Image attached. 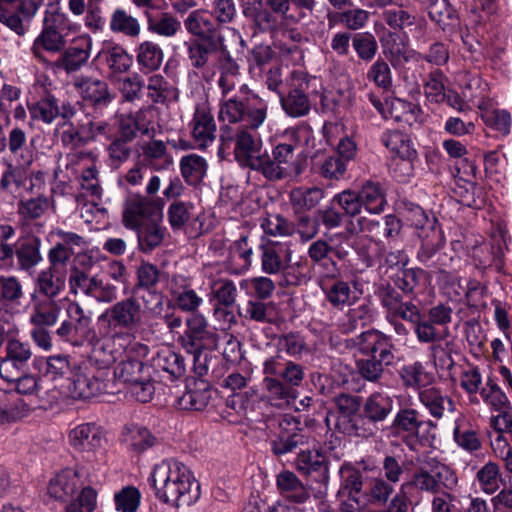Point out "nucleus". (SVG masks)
Returning <instances> with one entry per match:
<instances>
[{"instance_id":"obj_51","label":"nucleus","mask_w":512,"mask_h":512,"mask_svg":"<svg viewBox=\"0 0 512 512\" xmlns=\"http://www.w3.org/2000/svg\"><path fill=\"white\" fill-rule=\"evenodd\" d=\"M65 44L63 34L42 29L32 44L31 53L37 60L44 61V51L58 53L64 49Z\"/></svg>"},{"instance_id":"obj_50","label":"nucleus","mask_w":512,"mask_h":512,"mask_svg":"<svg viewBox=\"0 0 512 512\" xmlns=\"http://www.w3.org/2000/svg\"><path fill=\"white\" fill-rule=\"evenodd\" d=\"M136 61L142 72L158 70L163 62L161 47L152 41H143L136 48Z\"/></svg>"},{"instance_id":"obj_45","label":"nucleus","mask_w":512,"mask_h":512,"mask_svg":"<svg viewBox=\"0 0 512 512\" xmlns=\"http://www.w3.org/2000/svg\"><path fill=\"white\" fill-rule=\"evenodd\" d=\"M381 143L392 153L396 158L401 157H417L418 153L410 137L398 130H386L380 137Z\"/></svg>"},{"instance_id":"obj_48","label":"nucleus","mask_w":512,"mask_h":512,"mask_svg":"<svg viewBox=\"0 0 512 512\" xmlns=\"http://www.w3.org/2000/svg\"><path fill=\"white\" fill-rule=\"evenodd\" d=\"M362 210L369 214H380L387 204L386 196L378 183L366 182L361 189L356 190Z\"/></svg>"},{"instance_id":"obj_12","label":"nucleus","mask_w":512,"mask_h":512,"mask_svg":"<svg viewBox=\"0 0 512 512\" xmlns=\"http://www.w3.org/2000/svg\"><path fill=\"white\" fill-rule=\"evenodd\" d=\"M220 336L209 326L207 319L199 314H192L186 319V329L179 337V345L188 354L214 351L218 347Z\"/></svg>"},{"instance_id":"obj_28","label":"nucleus","mask_w":512,"mask_h":512,"mask_svg":"<svg viewBox=\"0 0 512 512\" xmlns=\"http://www.w3.org/2000/svg\"><path fill=\"white\" fill-rule=\"evenodd\" d=\"M184 27L193 39L202 41L223 40V35L218 32L214 21L206 16V11L197 9L192 11L184 20Z\"/></svg>"},{"instance_id":"obj_14","label":"nucleus","mask_w":512,"mask_h":512,"mask_svg":"<svg viewBox=\"0 0 512 512\" xmlns=\"http://www.w3.org/2000/svg\"><path fill=\"white\" fill-rule=\"evenodd\" d=\"M424 415L412 406H400L387 428L388 436L402 440L410 451H416V440L420 436Z\"/></svg>"},{"instance_id":"obj_63","label":"nucleus","mask_w":512,"mask_h":512,"mask_svg":"<svg viewBox=\"0 0 512 512\" xmlns=\"http://www.w3.org/2000/svg\"><path fill=\"white\" fill-rule=\"evenodd\" d=\"M257 399V392L254 389H249L233 392L226 398L225 404L227 408L233 410L237 415L249 419Z\"/></svg>"},{"instance_id":"obj_41","label":"nucleus","mask_w":512,"mask_h":512,"mask_svg":"<svg viewBox=\"0 0 512 512\" xmlns=\"http://www.w3.org/2000/svg\"><path fill=\"white\" fill-rule=\"evenodd\" d=\"M211 399V389L205 381L195 383V388L187 390L177 398L176 407L181 410L202 411Z\"/></svg>"},{"instance_id":"obj_44","label":"nucleus","mask_w":512,"mask_h":512,"mask_svg":"<svg viewBox=\"0 0 512 512\" xmlns=\"http://www.w3.org/2000/svg\"><path fill=\"white\" fill-rule=\"evenodd\" d=\"M398 374L404 387L415 390H422L434 380L433 373L428 372L420 361L404 364Z\"/></svg>"},{"instance_id":"obj_17","label":"nucleus","mask_w":512,"mask_h":512,"mask_svg":"<svg viewBox=\"0 0 512 512\" xmlns=\"http://www.w3.org/2000/svg\"><path fill=\"white\" fill-rule=\"evenodd\" d=\"M221 139L223 142L235 141L234 156L240 166L259 172L262 155L265 154L260 138L242 128L237 130L234 136H228L223 132Z\"/></svg>"},{"instance_id":"obj_35","label":"nucleus","mask_w":512,"mask_h":512,"mask_svg":"<svg viewBox=\"0 0 512 512\" xmlns=\"http://www.w3.org/2000/svg\"><path fill=\"white\" fill-rule=\"evenodd\" d=\"M374 319V309L370 300H364L358 306L349 308L338 320L337 327L342 334H351Z\"/></svg>"},{"instance_id":"obj_26","label":"nucleus","mask_w":512,"mask_h":512,"mask_svg":"<svg viewBox=\"0 0 512 512\" xmlns=\"http://www.w3.org/2000/svg\"><path fill=\"white\" fill-rule=\"evenodd\" d=\"M91 49L92 38L87 34L78 36L69 47L64 49L55 65L67 73L77 72L87 63Z\"/></svg>"},{"instance_id":"obj_46","label":"nucleus","mask_w":512,"mask_h":512,"mask_svg":"<svg viewBox=\"0 0 512 512\" xmlns=\"http://www.w3.org/2000/svg\"><path fill=\"white\" fill-rule=\"evenodd\" d=\"M422 110L419 105L401 98L387 100L388 118L398 123L412 126L418 121Z\"/></svg>"},{"instance_id":"obj_33","label":"nucleus","mask_w":512,"mask_h":512,"mask_svg":"<svg viewBox=\"0 0 512 512\" xmlns=\"http://www.w3.org/2000/svg\"><path fill=\"white\" fill-rule=\"evenodd\" d=\"M276 486L280 494L290 502L304 504L310 499V489L292 471H281L276 476Z\"/></svg>"},{"instance_id":"obj_38","label":"nucleus","mask_w":512,"mask_h":512,"mask_svg":"<svg viewBox=\"0 0 512 512\" xmlns=\"http://www.w3.org/2000/svg\"><path fill=\"white\" fill-rule=\"evenodd\" d=\"M430 237H436L437 243L432 240H423L417 251L416 258L427 268L443 272L446 267L444 260L447 258V255L439 252L442 247L441 231L438 230L435 235L431 234Z\"/></svg>"},{"instance_id":"obj_36","label":"nucleus","mask_w":512,"mask_h":512,"mask_svg":"<svg viewBox=\"0 0 512 512\" xmlns=\"http://www.w3.org/2000/svg\"><path fill=\"white\" fill-rule=\"evenodd\" d=\"M418 398L429 414L437 420L444 417L445 411L453 413L456 410L454 401L436 387L420 390Z\"/></svg>"},{"instance_id":"obj_10","label":"nucleus","mask_w":512,"mask_h":512,"mask_svg":"<svg viewBox=\"0 0 512 512\" xmlns=\"http://www.w3.org/2000/svg\"><path fill=\"white\" fill-rule=\"evenodd\" d=\"M41 244V239L33 235L19 239L14 245L6 242L0 246V268L31 273L43 259Z\"/></svg>"},{"instance_id":"obj_30","label":"nucleus","mask_w":512,"mask_h":512,"mask_svg":"<svg viewBox=\"0 0 512 512\" xmlns=\"http://www.w3.org/2000/svg\"><path fill=\"white\" fill-rule=\"evenodd\" d=\"M325 300L335 309L353 306L359 299L357 292L352 289L351 282L335 278L321 286Z\"/></svg>"},{"instance_id":"obj_3","label":"nucleus","mask_w":512,"mask_h":512,"mask_svg":"<svg viewBox=\"0 0 512 512\" xmlns=\"http://www.w3.org/2000/svg\"><path fill=\"white\" fill-rule=\"evenodd\" d=\"M264 398L275 407L290 405L298 397L305 372L302 365L276 354L263 361Z\"/></svg>"},{"instance_id":"obj_32","label":"nucleus","mask_w":512,"mask_h":512,"mask_svg":"<svg viewBox=\"0 0 512 512\" xmlns=\"http://www.w3.org/2000/svg\"><path fill=\"white\" fill-rule=\"evenodd\" d=\"M403 213L406 220L418 231L420 238H430L431 234L435 235L439 230L437 229L438 220L435 215L424 210L418 204L405 202Z\"/></svg>"},{"instance_id":"obj_53","label":"nucleus","mask_w":512,"mask_h":512,"mask_svg":"<svg viewBox=\"0 0 512 512\" xmlns=\"http://www.w3.org/2000/svg\"><path fill=\"white\" fill-rule=\"evenodd\" d=\"M36 368L43 373L44 376L49 377L51 380L64 378L69 374L72 375V370L69 357L67 355H52L47 358H39L35 360Z\"/></svg>"},{"instance_id":"obj_37","label":"nucleus","mask_w":512,"mask_h":512,"mask_svg":"<svg viewBox=\"0 0 512 512\" xmlns=\"http://www.w3.org/2000/svg\"><path fill=\"white\" fill-rule=\"evenodd\" d=\"M147 30L153 34L170 38L181 29V22L171 13L155 10H145Z\"/></svg>"},{"instance_id":"obj_61","label":"nucleus","mask_w":512,"mask_h":512,"mask_svg":"<svg viewBox=\"0 0 512 512\" xmlns=\"http://www.w3.org/2000/svg\"><path fill=\"white\" fill-rule=\"evenodd\" d=\"M474 260L476 266L482 268L494 267L497 272H502L504 267V250L500 243L480 247L475 251Z\"/></svg>"},{"instance_id":"obj_18","label":"nucleus","mask_w":512,"mask_h":512,"mask_svg":"<svg viewBox=\"0 0 512 512\" xmlns=\"http://www.w3.org/2000/svg\"><path fill=\"white\" fill-rule=\"evenodd\" d=\"M108 376L88 366L74 367L69 391L73 398L88 400L105 393Z\"/></svg>"},{"instance_id":"obj_13","label":"nucleus","mask_w":512,"mask_h":512,"mask_svg":"<svg viewBox=\"0 0 512 512\" xmlns=\"http://www.w3.org/2000/svg\"><path fill=\"white\" fill-rule=\"evenodd\" d=\"M98 320L107 323L114 330L133 331L144 324L145 309H142L137 295L131 292L129 297L114 303L101 313Z\"/></svg>"},{"instance_id":"obj_21","label":"nucleus","mask_w":512,"mask_h":512,"mask_svg":"<svg viewBox=\"0 0 512 512\" xmlns=\"http://www.w3.org/2000/svg\"><path fill=\"white\" fill-rule=\"evenodd\" d=\"M294 466L301 475L327 487L330 479L329 462L318 450H300Z\"/></svg>"},{"instance_id":"obj_57","label":"nucleus","mask_w":512,"mask_h":512,"mask_svg":"<svg viewBox=\"0 0 512 512\" xmlns=\"http://www.w3.org/2000/svg\"><path fill=\"white\" fill-rule=\"evenodd\" d=\"M324 198V190L319 187H297L290 191L289 199L296 212L310 211Z\"/></svg>"},{"instance_id":"obj_54","label":"nucleus","mask_w":512,"mask_h":512,"mask_svg":"<svg viewBox=\"0 0 512 512\" xmlns=\"http://www.w3.org/2000/svg\"><path fill=\"white\" fill-rule=\"evenodd\" d=\"M253 246L248 234H242L228 248V261L237 264V272L247 271L252 264Z\"/></svg>"},{"instance_id":"obj_7","label":"nucleus","mask_w":512,"mask_h":512,"mask_svg":"<svg viewBox=\"0 0 512 512\" xmlns=\"http://www.w3.org/2000/svg\"><path fill=\"white\" fill-rule=\"evenodd\" d=\"M317 81V77L302 70H293L286 77V91L279 96V101L288 117L301 118L310 113L309 95L315 91Z\"/></svg>"},{"instance_id":"obj_24","label":"nucleus","mask_w":512,"mask_h":512,"mask_svg":"<svg viewBox=\"0 0 512 512\" xmlns=\"http://www.w3.org/2000/svg\"><path fill=\"white\" fill-rule=\"evenodd\" d=\"M85 476L86 472L82 468L63 469L50 479L48 485L49 496L60 502L71 500L75 492L83 485Z\"/></svg>"},{"instance_id":"obj_62","label":"nucleus","mask_w":512,"mask_h":512,"mask_svg":"<svg viewBox=\"0 0 512 512\" xmlns=\"http://www.w3.org/2000/svg\"><path fill=\"white\" fill-rule=\"evenodd\" d=\"M147 370L148 368L142 361L128 358L117 364L114 369V377L118 382H122L129 387L134 382L141 380Z\"/></svg>"},{"instance_id":"obj_4","label":"nucleus","mask_w":512,"mask_h":512,"mask_svg":"<svg viewBox=\"0 0 512 512\" xmlns=\"http://www.w3.org/2000/svg\"><path fill=\"white\" fill-rule=\"evenodd\" d=\"M268 103L247 85H242L239 92L222 102L219 119L229 123H241L243 128L257 130L265 122Z\"/></svg>"},{"instance_id":"obj_2","label":"nucleus","mask_w":512,"mask_h":512,"mask_svg":"<svg viewBox=\"0 0 512 512\" xmlns=\"http://www.w3.org/2000/svg\"><path fill=\"white\" fill-rule=\"evenodd\" d=\"M346 346L362 357L355 361L359 375L371 383H379L385 368L393 364L395 345L392 337L371 328L348 339Z\"/></svg>"},{"instance_id":"obj_58","label":"nucleus","mask_w":512,"mask_h":512,"mask_svg":"<svg viewBox=\"0 0 512 512\" xmlns=\"http://www.w3.org/2000/svg\"><path fill=\"white\" fill-rule=\"evenodd\" d=\"M424 275L422 268H402L391 277V281L404 295L414 298Z\"/></svg>"},{"instance_id":"obj_19","label":"nucleus","mask_w":512,"mask_h":512,"mask_svg":"<svg viewBox=\"0 0 512 512\" xmlns=\"http://www.w3.org/2000/svg\"><path fill=\"white\" fill-rule=\"evenodd\" d=\"M31 119L52 124L56 119L74 118L76 106L68 100L60 101L54 94L46 92L39 100L27 104Z\"/></svg>"},{"instance_id":"obj_64","label":"nucleus","mask_w":512,"mask_h":512,"mask_svg":"<svg viewBox=\"0 0 512 512\" xmlns=\"http://www.w3.org/2000/svg\"><path fill=\"white\" fill-rule=\"evenodd\" d=\"M78 490L79 495L67 505L66 512H94L97 507V490L86 484L85 478Z\"/></svg>"},{"instance_id":"obj_56","label":"nucleus","mask_w":512,"mask_h":512,"mask_svg":"<svg viewBox=\"0 0 512 512\" xmlns=\"http://www.w3.org/2000/svg\"><path fill=\"white\" fill-rule=\"evenodd\" d=\"M219 40L202 41L199 39H189L184 42L187 49V55L192 67L196 69L204 68L209 60L211 53L218 50Z\"/></svg>"},{"instance_id":"obj_43","label":"nucleus","mask_w":512,"mask_h":512,"mask_svg":"<svg viewBox=\"0 0 512 512\" xmlns=\"http://www.w3.org/2000/svg\"><path fill=\"white\" fill-rule=\"evenodd\" d=\"M153 365L158 370L168 373L172 380L181 378L187 371L184 356L170 348H164L158 351L153 358Z\"/></svg>"},{"instance_id":"obj_59","label":"nucleus","mask_w":512,"mask_h":512,"mask_svg":"<svg viewBox=\"0 0 512 512\" xmlns=\"http://www.w3.org/2000/svg\"><path fill=\"white\" fill-rule=\"evenodd\" d=\"M428 16L443 31L449 25H454L459 20L456 9L448 0H429L427 4Z\"/></svg>"},{"instance_id":"obj_34","label":"nucleus","mask_w":512,"mask_h":512,"mask_svg":"<svg viewBox=\"0 0 512 512\" xmlns=\"http://www.w3.org/2000/svg\"><path fill=\"white\" fill-rule=\"evenodd\" d=\"M161 219L162 217L154 218L131 229L136 232L140 252L150 254L162 244L167 229L162 226Z\"/></svg>"},{"instance_id":"obj_31","label":"nucleus","mask_w":512,"mask_h":512,"mask_svg":"<svg viewBox=\"0 0 512 512\" xmlns=\"http://www.w3.org/2000/svg\"><path fill=\"white\" fill-rule=\"evenodd\" d=\"M32 310L29 321L33 326H54L59 319L61 307L56 299H44L31 294Z\"/></svg>"},{"instance_id":"obj_25","label":"nucleus","mask_w":512,"mask_h":512,"mask_svg":"<svg viewBox=\"0 0 512 512\" xmlns=\"http://www.w3.org/2000/svg\"><path fill=\"white\" fill-rule=\"evenodd\" d=\"M96 58L106 68L109 78L127 73L133 64V56L122 45L114 42H105Z\"/></svg>"},{"instance_id":"obj_16","label":"nucleus","mask_w":512,"mask_h":512,"mask_svg":"<svg viewBox=\"0 0 512 512\" xmlns=\"http://www.w3.org/2000/svg\"><path fill=\"white\" fill-rule=\"evenodd\" d=\"M332 204H336L343 216L349 219L346 226L349 234L372 232L379 226L378 221L361 216L363 210L356 190L346 189L335 194Z\"/></svg>"},{"instance_id":"obj_5","label":"nucleus","mask_w":512,"mask_h":512,"mask_svg":"<svg viewBox=\"0 0 512 512\" xmlns=\"http://www.w3.org/2000/svg\"><path fill=\"white\" fill-rule=\"evenodd\" d=\"M160 186V177L152 175L145 187L146 195L127 191L122 209V224L126 229L138 228L145 222L162 217L165 202L161 197H152L159 192Z\"/></svg>"},{"instance_id":"obj_39","label":"nucleus","mask_w":512,"mask_h":512,"mask_svg":"<svg viewBox=\"0 0 512 512\" xmlns=\"http://www.w3.org/2000/svg\"><path fill=\"white\" fill-rule=\"evenodd\" d=\"M216 124L206 108H197L192 120V136L199 146L205 148L215 139Z\"/></svg>"},{"instance_id":"obj_29","label":"nucleus","mask_w":512,"mask_h":512,"mask_svg":"<svg viewBox=\"0 0 512 512\" xmlns=\"http://www.w3.org/2000/svg\"><path fill=\"white\" fill-rule=\"evenodd\" d=\"M340 488L338 496H347L356 504L360 503V497L364 494V475L362 471L350 462H344L339 468Z\"/></svg>"},{"instance_id":"obj_8","label":"nucleus","mask_w":512,"mask_h":512,"mask_svg":"<svg viewBox=\"0 0 512 512\" xmlns=\"http://www.w3.org/2000/svg\"><path fill=\"white\" fill-rule=\"evenodd\" d=\"M457 484L456 472L436 458H429L421 463L407 481L412 489L429 494L454 490Z\"/></svg>"},{"instance_id":"obj_40","label":"nucleus","mask_w":512,"mask_h":512,"mask_svg":"<svg viewBox=\"0 0 512 512\" xmlns=\"http://www.w3.org/2000/svg\"><path fill=\"white\" fill-rule=\"evenodd\" d=\"M170 294L175 305L185 312H194L202 303V298L193 289L188 287L187 281L183 276H173Z\"/></svg>"},{"instance_id":"obj_1","label":"nucleus","mask_w":512,"mask_h":512,"mask_svg":"<svg viewBox=\"0 0 512 512\" xmlns=\"http://www.w3.org/2000/svg\"><path fill=\"white\" fill-rule=\"evenodd\" d=\"M148 483L160 502L175 508L191 506L201 495L200 484L193 473L175 459H164L154 465Z\"/></svg>"},{"instance_id":"obj_47","label":"nucleus","mask_w":512,"mask_h":512,"mask_svg":"<svg viewBox=\"0 0 512 512\" xmlns=\"http://www.w3.org/2000/svg\"><path fill=\"white\" fill-rule=\"evenodd\" d=\"M109 29L114 34H121L131 39L137 38L141 33L139 20L121 7L114 9L111 13Z\"/></svg>"},{"instance_id":"obj_9","label":"nucleus","mask_w":512,"mask_h":512,"mask_svg":"<svg viewBox=\"0 0 512 512\" xmlns=\"http://www.w3.org/2000/svg\"><path fill=\"white\" fill-rule=\"evenodd\" d=\"M73 86L88 115L97 119L104 117L109 112L115 94L105 80L81 75L74 80Z\"/></svg>"},{"instance_id":"obj_27","label":"nucleus","mask_w":512,"mask_h":512,"mask_svg":"<svg viewBox=\"0 0 512 512\" xmlns=\"http://www.w3.org/2000/svg\"><path fill=\"white\" fill-rule=\"evenodd\" d=\"M261 269L266 274H278L291 261L292 251L286 243L268 242L260 246Z\"/></svg>"},{"instance_id":"obj_22","label":"nucleus","mask_w":512,"mask_h":512,"mask_svg":"<svg viewBox=\"0 0 512 512\" xmlns=\"http://www.w3.org/2000/svg\"><path fill=\"white\" fill-rule=\"evenodd\" d=\"M366 427L370 428L371 437L376 434L377 424L386 421L394 409V400L386 392L375 391L362 404Z\"/></svg>"},{"instance_id":"obj_52","label":"nucleus","mask_w":512,"mask_h":512,"mask_svg":"<svg viewBox=\"0 0 512 512\" xmlns=\"http://www.w3.org/2000/svg\"><path fill=\"white\" fill-rule=\"evenodd\" d=\"M117 354V351H114L110 348L109 341L106 342L97 339L93 343V348L88 359V367L108 376L109 368L117 360Z\"/></svg>"},{"instance_id":"obj_6","label":"nucleus","mask_w":512,"mask_h":512,"mask_svg":"<svg viewBox=\"0 0 512 512\" xmlns=\"http://www.w3.org/2000/svg\"><path fill=\"white\" fill-rule=\"evenodd\" d=\"M335 412H328L325 417L326 426L347 436L369 438L370 428L366 427L363 417L361 398L356 395L340 393L334 398Z\"/></svg>"},{"instance_id":"obj_60","label":"nucleus","mask_w":512,"mask_h":512,"mask_svg":"<svg viewBox=\"0 0 512 512\" xmlns=\"http://www.w3.org/2000/svg\"><path fill=\"white\" fill-rule=\"evenodd\" d=\"M181 175L189 185H197L204 178L207 170L206 160L196 154L186 155L180 160Z\"/></svg>"},{"instance_id":"obj_23","label":"nucleus","mask_w":512,"mask_h":512,"mask_svg":"<svg viewBox=\"0 0 512 512\" xmlns=\"http://www.w3.org/2000/svg\"><path fill=\"white\" fill-rule=\"evenodd\" d=\"M121 442L128 452L140 456L148 450L160 446L161 438L146 426L131 423L123 427Z\"/></svg>"},{"instance_id":"obj_49","label":"nucleus","mask_w":512,"mask_h":512,"mask_svg":"<svg viewBox=\"0 0 512 512\" xmlns=\"http://www.w3.org/2000/svg\"><path fill=\"white\" fill-rule=\"evenodd\" d=\"M64 287V279L56 274L55 269L47 267L39 272L32 294H36L44 299H56Z\"/></svg>"},{"instance_id":"obj_20","label":"nucleus","mask_w":512,"mask_h":512,"mask_svg":"<svg viewBox=\"0 0 512 512\" xmlns=\"http://www.w3.org/2000/svg\"><path fill=\"white\" fill-rule=\"evenodd\" d=\"M5 356L0 360V376L3 380H10L11 372H23L32 358V348L28 341L18 337L9 336L5 339Z\"/></svg>"},{"instance_id":"obj_11","label":"nucleus","mask_w":512,"mask_h":512,"mask_svg":"<svg viewBox=\"0 0 512 512\" xmlns=\"http://www.w3.org/2000/svg\"><path fill=\"white\" fill-rule=\"evenodd\" d=\"M297 145L293 143H279L269 153L265 150L259 172L266 180L274 182L287 178L292 173L301 172L296 159Z\"/></svg>"},{"instance_id":"obj_55","label":"nucleus","mask_w":512,"mask_h":512,"mask_svg":"<svg viewBox=\"0 0 512 512\" xmlns=\"http://www.w3.org/2000/svg\"><path fill=\"white\" fill-rule=\"evenodd\" d=\"M166 276L167 274L156 265L142 261L136 269V282L131 292L138 296L142 289L159 288V284Z\"/></svg>"},{"instance_id":"obj_15","label":"nucleus","mask_w":512,"mask_h":512,"mask_svg":"<svg viewBox=\"0 0 512 512\" xmlns=\"http://www.w3.org/2000/svg\"><path fill=\"white\" fill-rule=\"evenodd\" d=\"M309 435L302 427L301 420L293 415L286 414L279 421V433L270 440L272 453L281 457L294 452L298 447L307 444Z\"/></svg>"},{"instance_id":"obj_42","label":"nucleus","mask_w":512,"mask_h":512,"mask_svg":"<svg viewBox=\"0 0 512 512\" xmlns=\"http://www.w3.org/2000/svg\"><path fill=\"white\" fill-rule=\"evenodd\" d=\"M69 440L71 445L80 450H92L102 445L103 436L95 423H83L70 431Z\"/></svg>"}]
</instances>
